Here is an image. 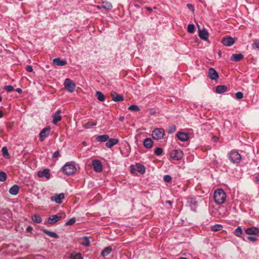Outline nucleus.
<instances>
[{"mask_svg":"<svg viewBox=\"0 0 259 259\" xmlns=\"http://www.w3.org/2000/svg\"><path fill=\"white\" fill-rule=\"evenodd\" d=\"M214 202L217 204L224 203L226 199V194L225 191L222 189H217L213 194Z\"/></svg>","mask_w":259,"mask_h":259,"instance_id":"nucleus-1","label":"nucleus"},{"mask_svg":"<svg viewBox=\"0 0 259 259\" xmlns=\"http://www.w3.org/2000/svg\"><path fill=\"white\" fill-rule=\"evenodd\" d=\"M64 174L71 175L75 173L76 168L73 162H67L62 168Z\"/></svg>","mask_w":259,"mask_h":259,"instance_id":"nucleus-2","label":"nucleus"},{"mask_svg":"<svg viewBox=\"0 0 259 259\" xmlns=\"http://www.w3.org/2000/svg\"><path fill=\"white\" fill-rule=\"evenodd\" d=\"M164 134V130L162 128H157L152 132V136L154 139L159 140L163 138Z\"/></svg>","mask_w":259,"mask_h":259,"instance_id":"nucleus-3","label":"nucleus"},{"mask_svg":"<svg viewBox=\"0 0 259 259\" xmlns=\"http://www.w3.org/2000/svg\"><path fill=\"white\" fill-rule=\"evenodd\" d=\"M183 152L181 149H176L170 152V157L175 160H179L183 157Z\"/></svg>","mask_w":259,"mask_h":259,"instance_id":"nucleus-4","label":"nucleus"},{"mask_svg":"<svg viewBox=\"0 0 259 259\" xmlns=\"http://www.w3.org/2000/svg\"><path fill=\"white\" fill-rule=\"evenodd\" d=\"M229 159L233 163H238L241 161V156L238 152L232 151L230 153Z\"/></svg>","mask_w":259,"mask_h":259,"instance_id":"nucleus-5","label":"nucleus"},{"mask_svg":"<svg viewBox=\"0 0 259 259\" xmlns=\"http://www.w3.org/2000/svg\"><path fill=\"white\" fill-rule=\"evenodd\" d=\"M65 88L70 93L74 92L75 88V84L70 78H66L64 81Z\"/></svg>","mask_w":259,"mask_h":259,"instance_id":"nucleus-6","label":"nucleus"},{"mask_svg":"<svg viewBox=\"0 0 259 259\" xmlns=\"http://www.w3.org/2000/svg\"><path fill=\"white\" fill-rule=\"evenodd\" d=\"M235 38L231 36L223 37L222 39V43L225 46L230 47L235 42Z\"/></svg>","mask_w":259,"mask_h":259,"instance_id":"nucleus-7","label":"nucleus"},{"mask_svg":"<svg viewBox=\"0 0 259 259\" xmlns=\"http://www.w3.org/2000/svg\"><path fill=\"white\" fill-rule=\"evenodd\" d=\"M65 198L64 193H61L59 194H55L54 196H52L50 198L52 201H54L57 204H61L62 202V200Z\"/></svg>","mask_w":259,"mask_h":259,"instance_id":"nucleus-8","label":"nucleus"},{"mask_svg":"<svg viewBox=\"0 0 259 259\" xmlns=\"http://www.w3.org/2000/svg\"><path fill=\"white\" fill-rule=\"evenodd\" d=\"M92 164L93 166L94 170L96 172H101L102 171V164L100 160L94 159L92 161Z\"/></svg>","mask_w":259,"mask_h":259,"instance_id":"nucleus-9","label":"nucleus"},{"mask_svg":"<svg viewBox=\"0 0 259 259\" xmlns=\"http://www.w3.org/2000/svg\"><path fill=\"white\" fill-rule=\"evenodd\" d=\"M37 176L39 178H45L47 180H49L51 177L50 169L48 168H45L42 170L38 171L37 172Z\"/></svg>","mask_w":259,"mask_h":259,"instance_id":"nucleus-10","label":"nucleus"},{"mask_svg":"<svg viewBox=\"0 0 259 259\" xmlns=\"http://www.w3.org/2000/svg\"><path fill=\"white\" fill-rule=\"evenodd\" d=\"M50 132V128L47 127L42 130L39 133V140L40 141H44V140L49 136Z\"/></svg>","mask_w":259,"mask_h":259,"instance_id":"nucleus-11","label":"nucleus"},{"mask_svg":"<svg viewBox=\"0 0 259 259\" xmlns=\"http://www.w3.org/2000/svg\"><path fill=\"white\" fill-rule=\"evenodd\" d=\"M197 26L198 28H199V26L198 25ZM198 35L201 39L204 40H208L209 34L206 29L204 28L203 29L201 30L200 28H199Z\"/></svg>","mask_w":259,"mask_h":259,"instance_id":"nucleus-12","label":"nucleus"},{"mask_svg":"<svg viewBox=\"0 0 259 259\" xmlns=\"http://www.w3.org/2000/svg\"><path fill=\"white\" fill-rule=\"evenodd\" d=\"M208 77L212 80H217L219 79V76L216 70L211 67L208 69Z\"/></svg>","mask_w":259,"mask_h":259,"instance_id":"nucleus-13","label":"nucleus"},{"mask_svg":"<svg viewBox=\"0 0 259 259\" xmlns=\"http://www.w3.org/2000/svg\"><path fill=\"white\" fill-rule=\"evenodd\" d=\"M178 139L182 142H186L189 139V136L187 133L184 132H178L177 134Z\"/></svg>","mask_w":259,"mask_h":259,"instance_id":"nucleus-14","label":"nucleus"},{"mask_svg":"<svg viewBox=\"0 0 259 259\" xmlns=\"http://www.w3.org/2000/svg\"><path fill=\"white\" fill-rule=\"evenodd\" d=\"M61 113V110H58L53 115V119L52 122L53 124H56L58 121H60L62 119V116L60 115Z\"/></svg>","mask_w":259,"mask_h":259,"instance_id":"nucleus-15","label":"nucleus"},{"mask_svg":"<svg viewBox=\"0 0 259 259\" xmlns=\"http://www.w3.org/2000/svg\"><path fill=\"white\" fill-rule=\"evenodd\" d=\"M245 233L248 235H257L259 234V229L256 227H250L245 230Z\"/></svg>","mask_w":259,"mask_h":259,"instance_id":"nucleus-16","label":"nucleus"},{"mask_svg":"<svg viewBox=\"0 0 259 259\" xmlns=\"http://www.w3.org/2000/svg\"><path fill=\"white\" fill-rule=\"evenodd\" d=\"M54 65L59 66H63L67 64L65 60H61L60 58H55L53 60Z\"/></svg>","mask_w":259,"mask_h":259,"instance_id":"nucleus-17","label":"nucleus"},{"mask_svg":"<svg viewBox=\"0 0 259 259\" xmlns=\"http://www.w3.org/2000/svg\"><path fill=\"white\" fill-rule=\"evenodd\" d=\"M118 143V140L117 139H110L107 140L106 143L107 147L110 148Z\"/></svg>","mask_w":259,"mask_h":259,"instance_id":"nucleus-18","label":"nucleus"},{"mask_svg":"<svg viewBox=\"0 0 259 259\" xmlns=\"http://www.w3.org/2000/svg\"><path fill=\"white\" fill-rule=\"evenodd\" d=\"M153 141L151 138H147L143 142L144 146L148 149H150L153 146Z\"/></svg>","mask_w":259,"mask_h":259,"instance_id":"nucleus-19","label":"nucleus"},{"mask_svg":"<svg viewBox=\"0 0 259 259\" xmlns=\"http://www.w3.org/2000/svg\"><path fill=\"white\" fill-rule=\"evenodd\" d=\"M61 219V217L60 215H58L57 214L52 215L49 218L48 221L50 224H53L58 222Z\"/></svg>","mask_w":259,"mask_h":259,"instance_id":"nucleus-20","label":"nucleus"},{"mask_svg":"<svg viewBox=\"0 0 259 259\" xmlns=\"http://www.w3.org/2000/svg\"><path fill=\"white\" fill-rule=\"evenodd\" d=\"M20 188L18 185H14L9 190V193L13 195H16L19 191Z\"/></svg>","mask_w":259,"mask_h":259,"instance_id":"nucleus-21","label":"nucleus"},{"mask_svg":"<svg viewBox=\"0 0 259 259\" xmlns=\"http://www.w3.org/2000/svg\"><path fill=\"white\" fill-rule=\"evenodd\" d=\"M109 137L108 135H99L96 137V140L98 142H105L107 141Z\"/></svg>","mask_w":259,"mask_h":259,"instance_id":"nucleus-22","label":"nucleus"},{"mask_svg":"<svg viewBox=\"0 0 259 259\" xmlns=\"http://www.w3.org/2000/svg\"><path fill=\"white\" fill-rule=\"evenodd\" d=\"M243 58V55L242 54H234L232 55L231 59L233 61L237 62Z\"/></svg>","mask_w":259,"mask_h":259,"instance_id":"nucleus-23","label":"nucleus"},{"mask_svg":"<svg viewBox=\"0 0 259 259\" xmlns=\"http://www.w3.org/2000/svg\"><path fill=\"white\" fill-rule=\"evenodd\" d=\"M227 90V87L224 85H218L215 89L216 93L218 94H221L226 92Z\"/></svg>","mask_w":259,"mask_h":259,"instance_id":"nucleus-24","label":"nucleus"},{"mask_svg":"<svg viewBox=\"0 0 259 259\" xmlns=\"http://www.w3.org/2000/svg\"><path fill=\"white\" fill-rule=\"evenodd\" d=\"M136 169L137 171L139 172L140 174H144L145 172V168L144 165L140 163H137L136 164Z\"/></svg>","mask_w":259,"mask_h":259,"instance_id":"nucleus-25","label":"nucleus"},{"mask_svg":"<svg viewBox=\"0 0 259 259\" xmlns=\"http://www.w3.org/2000/svg\"><path fill=\"white\" fill-rule=\"evenodd\" d=\"M112 100L114 102H120L123 100V98L122 96L116 93L112 94Z\"/></svg>","mask_w":259,"mask_h":259,"instance_id":"nucleus-26","label":"nucleus"},{"mask_svg":"<svg viewBox=\"0 0 259 259\" xmlns=\"http://www.w3.org/2000/svg\"><path fill=\"white\" fill-rule=\"evenodd\" d=\"M43 232L46 234H47V235H49V236H50L51 237H53L54 238H58V235L55 232L49 231L47 229H44L43 230Z\"/></svg>","mask_w":259,"mask_h":259,"instance_id":"nucleus-27","label":"nucleus"},{"mask_svg":"<svg viewBox=\"0 0 259 259\" xmlns=\"http://www.w3.org/2000/svg\"><path fill=\"white\" fill-rule=\"evenodd\" d=\"M112 251V248L110 246L105 247L102 251L101 254L103 257L107 256Z\"/></svg>","mask_w":259,"mask_h":259,"instance_id":"nucleus-28","label":"nucleus"},{"mask_svg":"<svg viewBox=\"0 0 259 259\" xmlns=\"http://www.w3.org/2000/svg\"><path fill=\"white\" fill-rule=\"evenodd\" d=\"M96 95L99 101L103 102L105 100V96L102 92L100 91H97L96 93Z\"/></svg>","mask_w":259,"mask_h":259,"instance_id":"nucleus-29","label":"nucleus"},{"mask_svg":"<svg viewBox=\"0 0 259 259\" xmlns=\"http://www.w3.org/2000/svg\"><path fill=\"white\" fill-rule=\"evenodd\" d=\"M32 221L36 223H40L42 221L41 218L38 214H34L32 216Z\"/></svg>","mask_w":259,"mask_h":259,"instance_id":"nucleus-30","label":"nucleus"},{"mask_svg":"<svg viewBox=\"0 0 259 259\" xmlns=\"http://www.w3.org/2000/svg\"><path fill=\"white\" fill-rule=\"evenodd\" d=\"M234 233L236 236L241 237L243 233V231L241 228L240 227H237L234 230Z\"/></svg>","mask_w":259,"mask_h":259,"instance_id":"nucleus-31","label":"nucleus"},{"mask_svg":"<svg viewBox=\"0 0 259 259\" xmlns=\"http://www.w3.org/2000/svg\"><path fill=\"white\" fill-rule=\"evenodd\" d=\"M82 242L81 244L84 246H88L90 244V241L88 237L84 236L82 238Z\"/></svg>","mask_w":259,"mask_h":259,"instance_id":"nucleus-32","label":"nucleus"},{"mask_svg":"<svg viewBox=\"0 0 259 259\" xmlns=\"http://www.w3.org/2000/svg\"><path fill=\"white\" fill-rule=\"evenodd\" d=\"M71 259H82V255L80 253H72L70 256Z\"/></svg>","mask_w":259,"mask_h":259,"instance_id":"nucleus-33","label":"nucleus"},{"mask_svg":"<svg viewBox=\"0 0 259 259\" xmlns=\"http://www.w3.org/2000/svg\"><path fill=\"white\" fill-rule=\"evenodd\" d=\"M223 226L221 225L215 224L211 226V230L213 231H218L222 230Z\"/></svg>","mask_w":259,"mask_h":259,"instance_id":"nucleus-34","label":"nucleus"},{"mask_svg":"<svg viewBox=\"0 0 259 259\" xmlns=\"http://www.w3.org/2000/svg\"><path fill=\"white\" fill-rule=\"evenodd\" d=\"M102 7L107 10H111L112 8L111 4L109 2H103Z\"/></svg>","mask_w":259,"mask_h":259,"instance_id":"nucleus-35","label":"nucleus"},{"mask_svg":"<svg viewBox=\"0 0 259 259\" xmlns=\"http://www.w3.org/2000/svg\"><path fill=\"white\" fill-rule=\"evenodd\" d=\"M128 109L131 111H139L140 108L138 106L136 105H132L128 107Z\"/></svg>","mask_w":259,"mask_h":259,"instance_id":"nucleus-36","label":"nucleus"},{"mask_svg":"<svg viewBox=\"0 0 259 259\" xmlns=\"http://www.w3.org/2000/svg\"><path fill=\"white\" fill-rule=\"evenodd\" d=\"M2 151L4 156H5L6 158L9 157V154L8 153L7 147H3L2 149Z\"/></svg>","mask_w":259,"mask_h":259,"instance_id":"nucleus-37","label":"nucleus"},{"mask_svg":"<svg viewBox=\"0 0 259 259\" xmlns=\"http://www.w3.org/2000/svg\"><path fill=\"white\" fill-rule=\"evenodd\" d=\"M187 30L189 33H194L195 31L194 25L193 24H189L187 27Z\"/></svg>","mask_w":259,"mask_h":259,"instance_id":"nucleus-38","label":"nucleus"},{"mask_svg":"<svg viewBox=\"0 0 259 259\" xmlns=\"http://www.w3.org/2000/svg\"><path fill=\"white\" fill-rule=\"evenodd\" d=\"M7 179V175L4 171H0V181L4 182Z\"/></svg>","mask_w":259,"mask_h":259,"instance_id":"nucleus-39","label":"nucleus"},{"mask_svg":"<svg viewBox=\"0 0 259 259\" xmlns=\"http://www.w3.org/2000/svg\"><path fill=\"white\" fill-rule=\"evenodd\" d=\"M76 222L75 219L74 218H71L69 221H68L66 223V226H70L73 225Z\"/></svg>","mask_w":259,"mask_h":259,"instance_id":"nucleus-40","label":"nucleus"},{"mask_svg":"<svg viewBox=\"0 0 259 259\" xmlns=\"http://www.w3.org/2000/svg\"><path fill=\"white\" fill-rule=\"evenodd\" d=\"M252 48L253 49L259 50V42L258 40L255 39L254 42L252 44Z\"/></svg>","mask_w":259,"mask_h":259,"instance_id":"nucleus-41","label":"nucleus"},{"mask_svg":"<svg viewBox=\"0 0 259 259\" xmlns=\"http://www.w3.org/2000/svg\"><path fill=\"white\" fill-rule=\"evenodd\" d=\"M176 126L175 125H172L169 127L168 133L169 134H172L176 131Z\"/></svg>","mask_w":259,"mask_h":259,"instance_id":"nucleus-42","label":"nucleus"},{"mask_svg":"<svg viewBox=\"0 0 259 259\" xmlns=\"http://www.w3.org/2000/svg\"><path fill=\"white\" fill-rule=\"evenodd\" d=\"M163 152V150L161 148H156L155 149V151H154V153L156 155H160L162 154Z\"/></svg>","mask_w":259,"mask_h":259,"instance_id":"nucleus-43","label":"nucleus"},{"mask_svg":"<svg viewBox=\"0 0 259 259\" xmlns=\"http://www.w3.org/2000/svg\"><path fill=\"white\" fill-rule=\"evenodd\" d=\"M96 122H92L91 121H89L85 124V126L87 128H90L92 127L93 126L96 125Z\"/></svg>","mask_w":259,"mask_h":259,"instance_id":"nucleus-44","label":"nucleus"},{"mask_svg":"<svg viewBox=\"0 0 259 259\" xmlns=\"http://www.w3.org/2000/svg\"><path fill=\"white\" fill-rule=\"evenodd\" d=\"M5 90L8 92H12L14 89L13 86L9 85L5 87Z\"/></svg>","mask_w":259,"mask_h":259,"instance_id":"nucleus-45","label":"nucleus"},{"mask_svg":"<svg viewBox=\"0 0 259 259\" xmlns=\"http://www.w3.org/2000/svg\"><path fill=\"white\" fill-rule=\"evenodd\" d=\"M163 180L165 182L168 183L171 181V177L169 175H165L163 178Z\"/></svg>","mask_w":259,"mask_h":259,"instance_id":"nucleus-46","label":"nucleus"},{"mask_svg":"<svg viewBox=\"0 0 259 259\" xmlns=\"http://www.w3.org/2000/svg\"><path fill=\"white\" fill-rule=\"evenodd\" d=\"M236 98L238 99H241L243 97V95L242 92H238L236 93Z\"/></svg>","mask_w":259,"mask_h":259,"instance_id":"nucleus-47","label":"nucleus"},{"mask_svg":"<svg viewBox=\"0 0 259 259\" xmlns=\"http://www.w3.org/2000/svg\"><path fill=\"white\" fill-rule=\"evenodd\" d=\"M60 153L59 151H56L54 152V153L52 157L54 158H58L60 156Z\"/></svg>","mask_w":259,"mask_h":259,"instance_id":"nucleus-48","label":"nucleus"},{"mask_svg":"<svg viewBox=\"0 0 259 259\" xmlns=\"http://www.w3.org/2000/svg\"><path fill=\"white\" fill-rule=\"evenodd\" d=\"M136 171H137V170L136 169V165H132L131 166V173L134 174Z\"/></svg>","mask_w":259,"mask_h":259,"instance_id":"nucleus-49","label":"nucleus"},{"mask_svg":"<svg viewBox=\"0 0 259 259\" xmlns=\"http://www.w3.org/2000/svg\"><path fill=\"white\" fill-rule=\"evenodd\" d=\"M26 70L29 72H31L33 71V68L31 65H27L26 66Z\"/></svg>","mask_w":259,"mask_h":259,"instance_id":"nucleus-50","label":"nucleus"},{"mask_svg":"<svg viewBox=\"0 0 259 259\" xmlns=\"http://www.w3.org/2000/svg\"><path fill=\"white\" fill-rule=\"evenodd\" d=\"M187 7L190 10H191L193 12H194V8L192 5L188 4L187 5Z\"/></svg>","mask_w":259,"mask_h":259,"instance_id":"nucleus-51","label":"nucleus"},{"mask_svg":"<svg viewBox=\"0 0 259 259\" xmlns=\"http://www.w3.org/2000/svg\"><path fill=\"white\" fill-rule=\"evenodd\" d=\"M248 239L252 242L257 240V238L255 236H248Z\"/></svg>","mask_w":259,"mask_h":259,"instance_id":"nucleus-52","label":"nucleus"},{"mask_svg":"<svg viewBox=\"0 0 259 259\" xmlns=\"http://www.w3.org/2000/svg\"><path fill=\"white\" fill-rule=\"evenodd\" d=\"M190 202L191 204H194V205H196V201L195 199L191 198L190 201Z\"/></svg>","mask_w":259,"mask_h":259,"instance_id":"nucleus-53","label":"nucleus"},{"mask_svg":"<svg viewBox=\"0 0 259 259\" xmlns=\"http://www.w3.org/2000/svg\"><path fill=\"white\" fill-rule=\"evenodd\" d=\"M16 91L19 94H21L22 92V90L20 88H17L16 89Z\"/></svg>","mask_w":259,"mask_h":259,"instance_id":"nucleus-54","label":"nucleus"},{"mask_svg":"<svg viewBox=\"0 0 259 259\" xmlns=\"http://www.w3.org/2000/svg\"><path fill=\"white\" fill-rule=\"evenodd\" d=\"M32 230V227H31V226H28V227H27L26 230H27L28 232H30V231H31Z\"/></svg>","mask_w":259,"mask_h":259,"instance_id":"nucleus-55","label":"nucleus"},{"mask_svg":"<svg viewBox=\"0 0 259 259\" xmlns=\"http://www.w3.org/2000/svg\"><path fill=\"white\" fill-rule=\"evenodd\" d=\"M254 179L256 182H259V175H257V176H256L255 177Z\"/></svg>","mask_w":259,"mask_h":259,"instance_id":"nucleus-56","label":"nucleus"},{"mask_svg":"<svg viewBox=\"0 0 259 259\" xmlns=\"http://www.w3.org/2000/svg\"><path fill=\"white\" fill-rule=\"evenodd\" d=\"M166 203L170 205V204H171L172 203V201H170V200H167L166 201Z\"/></svg>","mask_w":259,"mask_h":259,"instance_id":"nucleus-57","label":"nucleus"},{"mask_svg":"<svg viewBox=\"0 0 259 259\" xmlns=\"http://www.w3.org/2000/svg\"><path fill=\"white\" fill-rule=\"evenodd\" d=\"M3 113L1 110H0V118L3 117Z\"/></svg>","mask_w":259,"mask_h":259,"instance_id":"nucleus-58","label":"nucleus"},{"mask_svg":"<svg viewBox=\"0 0 259 259\" xmlns=\"http://www.w3.org/2000/svg\"><path fill=\"white\" fill-rule=\"evenodd\" d=\"M123 119H124V117H120L119 118V120L120 121H123Z\"/></svg>","mask_w":259,"mask_h":259,"instance_id":"nucleus-59","label":"nucleus"},{"mask_svg":"<svg viewBox=\"0 0 259 259\" xmlns=\"http://www.w3.org/2000/svg\"><path fill=\"white\" fill-rule=\"evenodd\" d=\"M179 259H188L186 257H181Z\"/></svg>","mask_w":259,"mask_h":259,"instance_id":"nucleus-60","label":"nucleus"},{"mask_svg":"<svg viewBox=\"0 0 259 259\" xmlns=\"http://www.w3.org/2000/svg\"><path fill=\"white\" fill-rule=\"evenodd\" d=\"M147 9L148 10H149V11L151 10V8H147Z\"/></svg>","mask_w":259,"mask_h":259,"instance_id":"nucleus-61","label":"nucleus"},{"mask_svg":"<svg viewBox=\"0 0 259 259\" xmlns=\"http://www.w3.org/2000/svg\"><path fill=\"white\" fill-rule=\"evenodd\" d=\"M218 54H219V56H221V52H219V53H218Z\"/></svg>","mask_w":259,"mask_h":259,"instance_id":"nucleus-62","label":"nucleus"}]
</instances>
